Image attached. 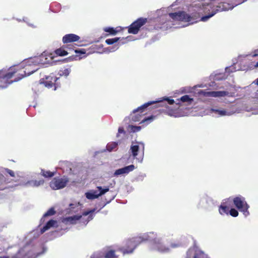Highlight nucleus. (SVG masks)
Returning a JSON list of instances; mask_svg holds the SVG:
<instances>
[{
    "label": "nucleus",
    "mask_w": 258,
    "mask_h": 258,
    "mask_svg": "<svg viewBox=\"0 0 258 258\" xmlns=\"http://www.w3.org/2000/svg\"><path fill=\"white\" fill-rule=\"evenodd\" d=\"M208 1V3H205L203 0H198L194 4V7L199 11H202L203 13L207 14L201 18V20L203 22L207 21L218 12L232 10L247 0Z\"/></svg>",
    "instance_id": "nucleus-1"
},
{
    "label": "nucleus",
    "mask_w": 258,
    "mask_h": 258,
    "mask_svg": "<svg viewBox=\"0 0 258 258\" xmlns=\"http://www.w3.org/2000/svg\"><path fill=\"white\" fill-rule=\"evenodd\" d=\"M156 235V234L154 232H149L144 234L142 236L127 239L124 242V245L119 248L118 250L122 252L123 254L131 253L141 243L146 241H151L153 242L155 247L159 251H169L168 248H166L162 245L161 239L157 238Z\"/></svg>",
    "instance_id": "nucleus-2"
},
{
    "label": "nucleus",
    "mask_w": 258,
    "mask_h": 258,
    "mask_svg": "<svg viewBox=\"0 0 258 258\" xmlns=\"http://www.w3.org/2000/svg\"><path fill=\"white\" fill-rule=\"evenodd\" d=\"M36 70H30L28 68H26L12 72H8L5 75H1L2 73L0 72V88H6L8 85L11 84L13 81H9V80L14 76H18L14 79L15 82H17L22 79L24 77L29 76L36 71Z\"/></svg>",
    "instance_id": "nucleus-3"
},
{
    "label": "nucleus",
    "mask_w": 258,
    "mask_h": 258,
    "mask_svg": "<svg viewBox=\"0 0 258 258\" xmlns=\"http://www.w3.org/2000/svg\"><path fill=\"white\" fill-rule=\"evenodd\" d=\"M95 209H93L90 211H85L83 213L82 215H74L71 217H68L65 218L64 220L67 222H69L72 224H75L77 221L80 220L82 223L86 225L90 220H91L93 217L92 214Z\"/></svg>",
    "instance_id": "nucleus-4"
},
{
    "label": "nucleus",
    "mask_w": 258,
    "mask_h": 258,
    "mask_svg": "<svg viewBox=\"0 0 258 258\" xmlns=\"http://www.w3.org/2000/svg\"><path fill=\"white\" fill-rule=\"evenodd\" d=\"M234 205L235 207L242 212L243 215L246 217L249 215L248 209L249 206L247 203L244 197L239 195L235 198H233Z\"/></svg>",
    "instance_id": "nucleus-5"
},
{
    "label": "nucleus",
    "mask_w": 258,
    "mask_h": 258,
    "mask_svg": "<svg viewBox=\"0 0 258 258\" xmlns=\"http://www.w3.org/2000/svg\"><path fill=\"white\" fill-rule=\"evenodd\" d=\"M160 102L159 101H150L145 103L143 105L139 107L136 109H135L133 111V115L132 116V119L134 121H139L141 120V118L142 116L144 115L146 113L145 112L147 108L151 105H152L155 103Z\"/></svg>",
    "instance_id": "nucleus-6"
},
{
    "label": "nucleus",
    "mask_w": 258,
    "mask_h": 258,
    "mask_svg": "<svg viewBox=\"0 0 258 258\" xmlns=\"http://www.w3.org/2000/svg\"><path fill=\"white\" fill-rule=\"evenodd\" d=\"M59 79V77H56L51 74L49 76H46L45 78L41 79L40 81V83L43 84L45 87L52 88L53 86H54L55 89L60 85Z\"/></svg>",
    "instance_id": "nucleus-7"
},
{
    "label": "nucleus",
    "mask_w": 258,
    "mask_h": 258,
    "mask_svg": "<svg viewBox=\"0 0 258 258\" xmlns=\"http://www.w3.org/2000/svg\"><path fill=\"white\" fill-rule=\"evenodd\" d=\"M147 22L146 18H140L138 19L128 27V32L131 34H137L141 27L144 25Z\"/></svg>",
    "instance_id": "nucleus-8"
},
{
    "label": "nucleus",
    "mask_w": 258,
    "mask_h": 258,
    "mask_svg": "<svg viewBox=\"0 0 258 258\" xmlns=\"http://www.w3.org/2000/svg\"><path fill=\"white\" fill-rule=\"evenodd\" d=\"M169 17L175 21L189 22L192 20L193 17L187 14L184 11L171 13L169 14Z\"/></svg>",
    "instance_id": "nucleus-9"
},
{
    "label": "nucleus",
    "mask_w": 258,
    "mask_h": 258,
    "mask_svg": "<svg viewBox=\"0 0 258 258\" xmlns=\"http://www.w3.org/2000/svg\"><path fill=\"white\" fill-rule=\"evenodd\" d=\"M69 182L68 178H54L50 182V186L52 189L56 190L64 187Z\"/></svg>",
    "instance_id": "nucleus-10"
},
{
    "label": "nucleus",
    "mask_w": 258,
    "mask_h": 258,
    "mask_svg": "<svg viewBox=\"0 0 258 258\" xmlns=\"http://www.w3.org/2000/svg\"><path fill=\"white\" fill-rule=\"evenodd\" d=\"M80 39V36L75 34H68L62 37L63 43H68L78 41Z\"/></svg>",
    "instance_id": "nucleus-11"
},
{
    "label": "nucleus",
    "mask_w": 258,
    "mask_h": 258,
    "mask_svg": "<svg viewBox=\"0 0 258 258\" xmlns=\"http://www.w3.org/2000/svg\"><path fill=\"white\" fill-rule=\"evenodd\" d=\"M229 92L225 91H209L204 93V95L209 97H220L228 95Z\"/></svg>",
    "instance_id": "nucleus-12"
},
{
    "label": "nucleus",
    "mask_w": 258,
    "mask_h": 258,
    "mask_svg": "<svg viewBox=\"0 0 258 258\" xmlns=\"http://www.w3.org/2000/svg\"><path fill=\"white\" fill-rule=\"evenodd\" d=\"M135 169V166L134 165H130L129 166H125L124 167L118 169L116 170L114 175L117 176L123 174H127L130 172L132 171Z\"/></svg>",
    "instance_id": "nucleus-13"
},
{
    "label": "nucleus",
    "mask_w": 258,
    "mask_h": 258,
    "mask_svg": "<svg viewBox=\"0 0 258 258\" xmlns=\"http://www.w3.org/2000/svg\"><path fill=\"white\" fill-rule=\"evenodd\" d=\"M56 223V221L53 220H50L48 221L45 226L41 229L40 233L41 234L44 233L46 231L50 229L51 227L54 226V224Z\"/></svg>",
    "instance_id": "nucleus-14"
},
{
    "label": "nucleus",
    "mask_w": 258,
    "mask_h": 258,
    "mask_svg": "<svg viewBox=\"0 0 258 258\" xmlns=\"http://www.w3.org/2000/svg\"><path fill=\"white\" fill-rule=\"evenodd\" d=\"M233 198L229 197L227 199H225L223 201L221 204H223L227 208L231 209L233 206V204H234Z\"/></svg>",
    "instance_id": "nucleus-15"
},
{
    "label": "nucleus",
    "mask_w": 258,
    "mask_h": 258,
    "mask_svg": "<svg viewBox=\"0 0 258 258\" xmlns=\"http://www.w3.org/2000/svg\"><path fill=\"white\" fill-rule=\"evenodd\" d=\"M230 209L228 208H227L225 206H224L223 204H221V205L219 207V211L220 214L223 215V214H229Z\"/></svg>",
    "instance_id": "nucleus-16"
},
{
    "label": "nucleus",
    "mask_w": 258,
    "mask_h": 258,
    "mask_svg": "<svg viewBox=\"0 0 258 258\" xmlns=\"http://www.w3.org/2000/svg\"><path fill=\"white\" fill-rule=\"evenodd\" d=\"M55 173V172H51L50 171H46L44 169H41V174L45 177H53Z\"/></svg>",
    "instance_id": "nucleus-17"
},
{
    "label": "nucleus",
    "mask_w": 258,
    "mask_h": 258,
    "mask_svg": "<svg viewBox=\"0 0 258 258\" xmlns=\"http://www.w3.org/2000/svg\"><path fill=\"white\" fill-rule=\"evenodd\" d=\"M71 69L70 68H67L63 70H59L58 75L59 76V77L64 76L66 78L69 75Z\"/></svg>",
    "instance_id": "nucleus-18"
},
{
    "label": "nucleus",
    "mask_w": 258,
    "mask_h": 258,
    "mask_svg": "<svg viewBox=\"0 0 258 258\" xmlns=\"http://www.w3.org/2000/svg\"><path fill=\"white\" fill-rule=\"evenodd\" d=\"M55 52L56 54L61 56L67 55L68 54V52L63 47L56 49Z\"/></svg>",
    "instance_id": "nucleus-19"
},
{
    "label": "nucleus",
    "mask_w": 258,
    "mask_h": 258,
    "mask_svg": "<svg viewBox=\"0 0 258 258\" xmlns=\"http://www.w3.org/2000/svg\"><path fill=\"white\" fill-rule=\"evenodd\" d=\"M154 118L155 116L153 115L146 117L140 122V124H148L154 120Z\"/></svg>",
    "instance_id": "nucleus-20"
},
{
    "label": "nucleus",
    "mask_w": 258,
    "mask_h": 258,
    "mask_svg": "<svg viewBox=\"0 0 258 258\" xmlns=\"http://www.w3.org/2000/svg\"><path fill=\"white\" fill-rule=\"evenodd\" d=\"M139 150V145H134L131 147V150L132 153V155L134 158H137L138 155V152Z\"/></svg>",
    "instance_id": "nucleus-21"
},
{
    "label": "nucleus",
    "mask_w": 258,
    "mask_h": 258,
    "mask_svg": "<svg viewBox=\"0 0 258 258\" xmlns=\"http://www.w3.org/2000/svg\"><path fill=\"white\" fill-rule=\"evenodd\" d=\"M118 145L116 142H111L108 143L106 146V149L109 151H112L114 149L116 148Z\"/></svg>",
    "instance_id": "nucleus-22"
},
{
    "label": "nucleus",
    "mask_w": 258,
    "mask_h": 258,
    "mask_svg": "<svg viewBox=\"0 0 258 258\" xmlns=\"http://www.w3.org/2000/svg\"><path fill=\"white\" fill-rule=\"evenodd\" d=\"M86 197L88 199L93 200L98 198L99 196H98V194H96V192L95 191L94 193L86 192Z\"/></svg>",
    "instance_id": "nucleus-23"
},
{
    "label": "nucleus",
    "mask_w": 258,
    "mask_h": 258,
    "mask_svg": "<svg viewBox=\"0 0 258 258\" xmlns=\"http://www.w3.org/2000/svg\"><path fill=\"white\" fill-rule=\"evenodd\" d=\"M105 258H114L116 257L114 250H109L107 251L104 256Z\"/></svg>",
    "instance_id": "nucleus-24"
},
{
    "label": "nucleus",
    "mask_w": 258,
    "mask_h": 258,
    "mask_svg": "<svg viewBox=\"0 0 258 258\" xmlns=\"http://www.w3.org/2000/svg\"><path fill=\"white\" fill-rule=\"evenodd\" d=\"M104 31L106 32H108L111 35H115L117 33V31L113 27H106L104 28Z\"/></svg>",
    "instance_id": "nucleus-25"
},
{
    "label": "nucleus",
    "mask_w": 258,
    "mask_h": 258,
    "mask_svg": "<svg viewBox=\"0 0 258 258\" xmlns=\"http://www.w3.org/2000/svg\"><path fill=\"white\" fill-rule=\"evenodd\" d=\"M120 38L119 37H115L113 38L107 39L105 40V42L108 45H111L114 43L117 42L120 39Z\"/></svg>",
    "instance_id": "nucleus-26"
},
{
    "label": "nucleus",
    "mask_w": 258,
    "mask_h": 258,
    "mask_svg": "<svg viewBox=\"0 0 258 258\" xmlns=\"http://www.w3.org/2000/svg\"><path fill=\"white\" fill-rule=\"evenodd\" d=\"M56 212L53 208L49 209L43 215V217L54 215Z\"/></svg>",
    "instance_id": "nucleus-27"
},
{
    "label": "nucleus",
    "mask_w": 258,
    "mask_h": 258,
    "mask_svg": "<svg viewBox=\"0 0 258 258\" xmlns=\"http://www.w3.org/2000/svg\"><path fill=\"white\" fill-rule=\"evenodd\" d=\"M75 52L76 53L78 54L77 56H79V59L83 57H81V55L85 54L86 53V51L85 49H76L75 50Z\"/></svg>",
    "instance_id": "nucleus-28"
},
{
    "label": "nucleus",
    "mask_w": 258,
    "mask_h": 258,
    "mask_svg": "<svg viewBox=\"0 0 258 258\" xmlns=\"http://www.w3.org/2000/svg\"><path fill=\"white\" fill-rule=\"evenodd\" d=\"M97 188L100 191V192L98 194V196H101L103 195H104L106 192L108 191L109 189L108 187L102 188L101 186H97Z\"/></svg>",
    "instance_id": "nucleus-29"
},
{
    "label": "nucleus",
    "mask_w": 258,
    "mask_h": 258,
    "mask_svg": "<svg viewBox=\"0 0 258 258\" xmlns=\"http://www.w3.org/2000/svg\"><path fill=\"white\" fill-rule=\"evenodd\" d=\"M180 100L182 102H191L192 99L190 98L188 95H185L180 98Z\"/></svg>",
    "instance_id": "nucleus-30"
},
{
    "label": "nucleus",
    "mask_w": 258,
    "mask_h": 258,
    "mask_svg": "<svg viewBox=\"0 0 258 258\" xmlns=\"http://www.w3.org/2000/svg\"><path fill=\"white\" fill-rule=\"evenodd\" d=\"M229 214L233 217H236L238 216V212L234 208H231Z\"/></svg>",
    "instance_id": "nucleus-31"
},
{
    "label": "nucleus",
    "mask_w": 258,
    "mask_h": 258,
    "mask_svg": "<svg viewBox=\"0 0 258 258\" xmlns=\"http://www.w3.org/2000/svg\"><path fill=\"white\" fill-rule=\"evenodd\" d=\"M5 171L6 172H7L8 174H9L11 177H14L15 175L14 172L8 168H5Z\"/></svg>",
    "instance_id": "nucleus-32"
},
{
    "label": "nucleus",
    "mask_w": 258,
    "mask_h": 258,
    "mask_svg": "<svg viewBox=\"0 0 258 258\" xmlns=\"http://www.w3.org/2000/svg\"><path fill=\"white\" fill-rule=\"evenodd\" d=\"M120 134H123L124 135L125 134V132L124 130V128L123 127H119L118 130V133L116 135V137L118 138L119 137Z\"/></svg>",
    "instance_id": "nucleus-33"
},
{
    "label": "nucleus",
    "mask_w": 258,
    "mask_h": 258,
    "mask_svg": "<svg viewBox=\"0 0 258 258\" xmlns=\"http://www.w3.org/2000/svg\"><path fill=\"white\" fill-rule=\"evenodd\" d=\"M44 183V180H40L39 181H35L34 184L36 186H39L40 185H42Z\"/></svg>",
    "instance_id": "nucleus-34"
},
{
    "label": "nucleus",
    "mask_w": 258,
    "mask_h": 258,
    "mask_svg": "<svg viewBox=\"0 0 258 258\" xmlns=\"http://www.w3.org/2000/svg\"><path fill=\"white\" fill-rule=\"evenodd\" d=\"M165 100H166L168 102V104H169L170 105H172L174 103V101L173 99H170L167 98L165 99Z\"/></svg>",
    "instance_id": "nucleus-35"
},
{
    "label": "nucleus",
    "mask_w": 258,
    "mask_h": 258,
    "mask_svg": "<svg viewBox=\"0 0 258 258\" xmlns=\"http://www.w3.org/2000/svg\"><path fill=\"white\" fill-rule=\"evenodd\" d=\"M132 128H135V130H134V132L139 131L141 130V126H133V125L132 126Z\"/></svg>",
    "instance_id": "nucleus-36"
},
{
    "label": "nucleus",
    "mask_w": 258,
    "mask_h": 258,
    "mask_svg": "<svg viewBox=\"0 0 258 258\" xmlns=\"http://www.w3.org/2000/svg\"><path fill=\"white\" fill-rule=\"evenodd\" d=\"M203 257V254L200 253H195L194 258H202Z\"/></svg>",
    "instance_id": "nucleus-37"
},
{
    "label": "nucleus",
    "mask_w": 258,
    "mask_h": 258,
    "mask_svg": "<svg viewBox=\"0 0 258 258\" xmlns=\"http://www.w3.org/2000/svg\"><path fill=\"white\" fill-rule=\"evenodd\" d=\"M257 56H258V49L255 50L252 55V57H256Z\"/></svg>",
    "instance_id": "nucleus-38"
},
{
    "label": "nucleus",
    "mask_w": 258,
    "mask_h": 258,
    "mask_svg": "<svg viewBox=\"0 0 258 258\" xmlns=\"http://www.w3.org/2000/svg\"><path fill=\"white\" fill-rule=\"evenodd\" d=\"M226 72L228 73L233 72V71L231 69L230 67H227L225 69Z\"/></svg>",
    "instance_id": "nucleus-39"
},
{
    "label": "nucleus",
    "mask_w": 258,
    "mask_h": 258,
    "mask_svg": "<svg viewBox=\"0 0 258 258\" xmlns=\"http://www.w3.org/2000/svg\"><path fill=\"white\" fill-rule=\"evenodd\" d=\"M180 246L179 244L172 243L171 246L172 248H175Z\"/></svg>",
    "instance_id": "nucleus-40"
},
{
    "label": "nucleus",
    "mask_w": 258,
    "mask_h": 258,
    "mask_svg": "<svg viewBox=\"0 0 258 258\" xmlns=\"http://www.w3.org/2000/svg\"><path fill=\"white\" fill-rule=\"evenodd\" d=\"M250 68L252 69L258 68V61L255 64H253V67H250Z\"/></svg>",
    "instance_id": "nucleus-41"
},
{
    "label": "nucleus",
    "mask_w": 258,
    "mask_h": 258,
    "mask_svg": "<svg viewBox=\"0 0 258 258\" xmlns=\"http://www.w3.org/2000/svg\"><path fill=\"white\" fill-rule=\"evenodd\" d=\"M139 144L140 145H141V146L142 147V150H143V154H144V144L143 143H140Z\"/></svg>",
    "instance_id": "nucleus-42"
},
{
    "label": "nucleus",
    "mask_w": 258,
    "mask_h": 258,
    "mask_svg": "<svg viewBox=\"0 0 258 258\" xmlns=\"http://www.w3.org/2000/svg\"><path fill=\"white\" fill-rule=\"evenodd\" d=\"M69 206L71 209L74 208V204H70Z\"/></svg>",
    "instance_id": "nucleus-43"
},
{
    "label": "nucleus",
    "mask_w": 258,
    "mask_h": 258,
    "mask_svg": "<svg viewBox=\"0 0 258 258\" xmlns=\"http://www.w3.org/2000/svg\"><path fill=\"white\" fill-rule=\"evenodd\" d=\"M6 188H7L6 187H4V186H1L0 185V190H4V189H6Z\"/></svg>",
    "instance_id": "nucleus-44"
},
{
    "label": "nucleus",
    "mask_w": 258,
    "mask_h": 258,
    "mask_svg": "<svg viewBox=\"0 0 258 258\" xmlns=\"http://www.w3.org/2000/svg\"><path fill=\"white\" fill-rule=\"evenodd\" d=\"M254 83L257 85L258 86V78L256 79L254 81Z\"/></svg>",
    "instance_id": "nucleus-45"
},
{
    "label": "nucleus",
    "mask_w": 258,
    "mask_h": 258,
    "mask_svg": "<svg viewBox=\"0 0 258 258\" xmlns=\"http://www.w3.org/2000/svg\"><path fill=\"white\" fill-rule=\"evenodd\" d=\"M225 111H220V114L222 115H225Z\"/></svg>",
    "instance_id": "nucleus-46"
},
{
    "label": "nucleus",
    "mask_w": 258,
    "mask_h": 258,
    "mask_svg": "<svg viewBox=\"0 0 258 258\" xmlns=\"http://www.w3.org/2000/svg\"><path fill=\"white\" fill-rule=\"evenodd\" d=\"M0 258H9V257L8 256L4 255V256H1Z\"/></svg>",
    "instance_id": "nucleus-47"
}]
</instances>
